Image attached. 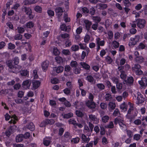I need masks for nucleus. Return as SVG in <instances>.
Instances as JSON below:
<instances>
[{"label":"nucleus","mask_w":147,"mask_h":147,"mask_svg":"<svg viewBox=\"0 0 147 147\" xmlns=\"http://www.w3.org/2000/svg\"><path fill=\"white\" fill-rule=\"evenodd\" d=\"M82 139L84 142L88 143L90 140V138L88 137L86 138V136L84 134H82Z\"/></svg>","instance_id":"nucleus-33"},{"label":"nucleus","mask_w":147,"mask_h":147,"mask_svg":"<svg viewBox=\"0 0 147 147\" xmlns=\"http://www.w3.org/2000/svg\"><path fill=\"white\" fill-rule=\"evenodd\" d=\"M60 28L61 30L68 32L70 30V27L69 26H66L65 24H63L61 26Z\"/></svg>","instance_id":"nucleus-10"},{"label":"nucleus","mask_w":147,"mask_h":147,"mask_svg":"<svg viewBox=\"0 0 147 147\" xmlns=\"http://www.w3.org/2000/svg\"><path fill=\"white\" fill-rule=\"evenodd\" d=\"M69 124H73L74 125H76V121L74 119H70L68 121Z\"/></svg>","instance_id":"nucleus-64"},{"label":"nucleus","mask_w":147,"mask_h":147,"mask_svg":"<svg viewBox=\"0 0 147 147\" xmlns=\"http://www.w3.org/2000/svg\"><path fill=\"white\" fill-rule=\"evenodd\" d=\"M80 139L78 137L73 138L71 140V142L74 144H77L79 142Z\"/></svg>","instance_id":"nucleus-51"},{"label":"nucleus","mask_w":147,"mask_h":147,"mask_svg":"<svg viewBox=\"0 0 147 147\" xmlns=\"http://www.w3.org/2000/svg\"><path fill=\"white\" fill-rule=\"evenodd\" d=\"M76 115L79 117H83L84 115L82 112L80 111H76Z\"/></svg>","instance_id":"nucleus-58"},{"label":"nucleus","mask_w":147,"mask_h":147,"mask_svg":"<svg viewBox=\"0 0 147 147\" xmlns=\"http://www.w3.org/2000/svg\"><path fill=\"white\" fill-rule=\"evenodd\" d=\"M79 49V46L77 45H73L71 47V49L72 50L74 51H78Z\"/></svg>","instance_id":"nucleus-56"},{"label":"nucleus","mask_w":147,"mask_h":147,"mask_svg":"<svg viewBox=\"0 0 147 147\" xmlns=\"http://www.w3.org/2000/svg\"><path fill=\"white\" fill-rule=\"evenodd\" d=\"M22 38V35L20 34H16L14 36V39L16 40H20Z\"/></svg>","instance_id":"nucleus-37"},{"label":"nucleus","mask_w":147,"mask_h":147,"mask_svg":"<svg viewBox=\"0 0 147 147\" xmlns=\"http://www.w3.org/2000/svg\"><path fill=\"white\" fill-rule=\"evenodd\" d=\"M70 65L72 67L75 68L77 66L78 63L76 61H72L70 62Z\"/></svg>","instance_id":"nucleus-36"},{"label":"nucleus","mask_w":147,"mask_h":147,"mask_svg":"<svg viewBox=\"0 0 147 147\" xmlns=\"http://www.w3.org/2000/svg\"><path fill=\"white\" fill-rule=\"evenodd\" d=\"M25 25L28 28H31L34 26V23L32 21H30L26 23Z\"/></svg>","instance_id":"nucleus-24"},{"label":"nucleus","mask_w":147,"mask_h":147,"mask_svg":"<svg viewBox=\"0 0 147 147\" xmlns=\"http://www.w3.org/2000/svg\"><path fill=\"white\" fill-rule=\"evenodd\" d=\"M37 1V0H26L23 2V3L24 5H26L28 4L34 3Z\"/></svg>","instance_id":"nucleus-18"},{"label":"nucleus","mask_w":147,"mask_h":147,"mask_svg":"<svg viewBox=\"0 0 147 147\" xmlns=\"http://www.w3.org/2000/svg\"><path fill=\"white\" fill-rule=\"evenodd\" d=\"M116 105L114 102H110L109 103L108 108L110 111H112V110L114 109Z\"/></svg>","instance_id":"nucleus-16"},{"label":"nucleus","mask_w":147,"mask_h":147,"mask_svg":"<svg viewBox=\"0 0 147 147\" xmlns=\"http://www.w3.org/2000/svg\"><path fill=\"white\" fill-rule=\"evenodd\" d=\"M16 47L15 45L12 43L10 42L8 44V48L9 49L12 50L15 49Z\"/></svg>","instance_id":"nucleus-57"},{"label":"nucleus","mask_w":147,"mask_h":147,"mask_svg":"<svg viewBox=\"0 0 147 147\" xmlns=\"http://www.w3.org/2000/svg\"><path fill=\"white\" fill-rule=\"evenodd\" d=\"M40 82L39 81H35L33 82L32 83L33 88L35 89L37 88L39 86Z\"/></svg>","instance_id":"nucleus-23"},{"label":"nucleus","mask_w":147,"mask_h":147,"mask_svg":"<svg viewBox=\"0 0 147 147\" xmlns=\"http://www.w3.org/2000/svg\"><path fill=\"white\" fill-rule=\"evenodd\" d=\"M25 128H27L31 131H33L35 129V127L32 122H30L26 125Z\"/></svg>","instance_id":"nucleus-8"},{"label":"nucleus","mask_w":147,"mask_h":147,"mask_svg":"<svg viewBox=\"0 0 147 147\" xmlns=\"http://www.w3.org/2000/svg\"><path fill=\"white\" fill-rule=\"evenodd\" d=\"M53 53L55 55H58L60 54L59 50L56 47L54 48Z\"/></svg>","instance_id":"nucleus-50"},{"label":"nucleus","mask_w":147,"mask_h":147,"mask_svg":"<svg viewBox=\"0 0 147 147\" xmlns=\"http://www.w3.org/2000/svg\"><path fill=\"white\" fill-rule=\"evenodd\" d=\"M96 86L98 88L100 89V90H102L104 89L105 88V86L102 83L97 84H96Z\"/></svg>","instance_id":"nucleus-41"},{"label":"nucleus","mask_w":147,"mask_h":147,"mask_svg":"<svg viewBox=\"0 0 147 147\" xmlns=\"http://www.w3.org/2000/svg\"><path fill=\"white\" fill-rule=\"evenodd\" d=\"M114 124L112 121H111L109 122V124L106 125L105 126V128L112 129L114 127Z\"/></svg>","instance_id":"nucleus-28"},{"label":"nucleus","mask_w":147,"mask_h":147,"mask_svg":"<svg viewBox=\"0 0 147 147\" xmlns=\"http://www.w3.org/2000/svg\"><path fill=\"white\" fill-rule=\"evenodd\" d=\"M136 43L134 40L133 38L131 37L130 38L129 43V47H131L135 45Z\"/></svg>","instance_id":"nucleus-26"},{"label":"nucleus","mask_w":147,"mask_h":147,"mask_svg":"<svg viewBox=\"0 0 147 147\" xmlns=\"http://www.w3.org/2000/svg\"><path fill=\"white\" fill-rule=\"evenodd\" d=\"M5 117L6 121L9 120L10 118H11V119L9 122L10 123L15 124L16 123L15 120H18V117L15 115H13L11 117L8 113H6L5 115Z\"/></svg>","instance_id":"nucleus-2"},{"label":"nucleus","mask_w":147,"mask_h":147,"mask_svg":"<svg viewBox=\"0 0 147 147\" xmlns=\"http://www.w3.org/2000/svg\"><path fill=\"white\" fill-rule=\"evenodd\" d=\"M89 98L90 100L87 101L86 103L87 106L89 108H92V94L90 93Z\"/></svg>","instance_id":"nucleus-9"},{"label":"nucleus","mask_w":147,"mask_h":147,"mask_svg":"<svg viewBox=\"0 0 147 147\" xmlns=\"http://www.w3.org/2000/svg\"><path fill=\"white\" fill-rule=\"evenodd\" d=\"M11 128L12 127H11L8 130L6 131L5 132V134L7 136H9L11 134L12 131Z\"/></svg>","instance_id":"nucleus-45"},{"label":"nucleus","mask_w":147,"mask_h":147,"mask_svg":"<svg viewBox=\"0 0 147 147\" xmlns=\"http://www.w3.org/2000/svg\"><path fill=\"white\" fill-rule=\"evenodd\" d=\"M71 68L69 65H66L65 67V71L67 72H71Z\"/></svg>","instance_id":"nucleus-53"},{"label":"nucleus","mask_w":147,"mask_h":147,"mask_svg":"<svg viewBox=\"0 0 147 147\" xmlns=\"http://www.w3.org/2000/svg\"><path fill=\"white\" fill-rule=\"evenodd\" d=\"M135 59L136 62L139 63H141L144 61V58L142 56L136 57Z\"/></svg>","instance_id":"nucleus-22"},{"label":"nucleus","mask_w":147,"mask_h":147,"mask_svg":"<svg viewBox=\"0 0 147 147\" xmlns=\"http://www.w3.org/2000/svg\"><path fill=\"white\" fill-rule=\"evenodd\" d=\"M22 10L24 11L26 14L32 11L31 9L29 7L23 6L22 7Z\"/></svg>","instance_id":"nucleus-25"},{"label":"nucleus","mask_w":147,"mask_h":147,"mask_svg":"<svg viewBox=\"0 0 147 147\" xmlns=\"http://www.w3.org/2000/svg\"><path fill=\"white\" fill-rule=\"evenodd\" d=\"M134 81V79L132 76L129 77L127 80H125L124 82L127 84L130 85L132 84Z\"/></svg>","instance_id":"nucleus-14"},{"label":"nucleus","mask_w":147,"mask_h":147,"mask_svg":"<svg viewBox=\"0 0 147 147\" xmlns=\"http://www.w3.org/2000/svg\"><path fill=\"white\" fill-rule=\"evenodd\" d=\"M45 122L46 124L47 125L49 124L51 125L54 124L55 122V121L53 119H47L45 120Z\"/></svg>","instance_id":"nucleus-34"},{"label":"nucleus","mask_w":147,"mask_h":147,"mask_svg":"<svg viewBox=\"0 0 147 147\" xmlns=\"http://www.w3.org/2000/svg\"><path fill=\"white\" fill-rule=\"evenodd\" d=\"M120 114V111L118 109H116L113 113V115L114 117H116Z\"/></svg>","instance_id":"nucleus-42"},{"label":"nucleus","mask_w":147,"mask_h":147,"mask_svg":"<svg viewBox=\"0 0 147 147\" xmlns=\"http://www.w3.org/2000/svg\"><path fill=\"white\" fill-rule=\"evenodd\" d=\"M17 30L18 33L20 34H22L25 31L24 29L21 27H18L17 28Z\"/></svg>","instance_id":"nucleus-49"},{"label":"nucleus","mask_w":147,"mask_h":147,"mask_svg":"<svg viewBox=\"0 0 147 147\" xmlns=\"http://www.w3.org/2000/svg\"><path fill=\"white\" fill-rule=\"evenodd\" d=\"M20 74L22 76H26L28 74V71L26 70H24L20 71Z\"/></svg>","instance_id":"nucleus-54"},{"label":"nucleus","mask_w":147,"mask_h":147,"mask_svg":"<svg viewBox=\"0 0 147 147\" xmlns=\"http://www.w3.org/2000/svg\"><path fill=\"white\" fill-rule=\"evenodd\" d=\"M62 52L63 54L66 55H69L70 53V51L67 49H63Z\"/></svg>","instance_id":"nucleus-59"},{"label":"nucleus","mask_w":147,"mask_h":147,"mask_svg":"<svg viewBox=\"0 0 147 147\" xmlns=\"http://www.w3.org/2000/svg\"><path fill=\"white\" fill-rule=\"evenodd\" d=\"M22 66L19 65H17L15 67H14L13 69H10V72L17 73L20 72L21 70Z\"/></svg>","instance_id":"nucleus-7"},{"label":"nucleus","mask_w":147,"mask_h":147,"mask_svg":"<svg viewBox=\"0 0 147 147\" xmlns=\"http://www.w3.org/2000/svg\"><path fill=\"white\" fill-rule=\"evenodd\" d=\"M105 98L106 101H110L112 99V97L111 94L106 93L105 96Z\"/></svg>","instance_id":"nucleus-29"},{"label":"nucleus","mask_w":147,"mask_h":147,"mask_svg":"<svg viewBox=\"0 0 147 147\" xmlns=\"http://www.w3.org/2000/svg\"><path fill=\"white\" fill-rule=\"evenodd\" d=\"M71 89L69 88H66L63 90V91L65 94L68 95H69L71 93Z\"/></svg>","instance_id":"nucleus-48"},{"label":"nucleus","mask_w":147,"mask_h":147,"mask_svg":"<svg viewBox=\"0 0 147 147\" xmlns=\"http://www.w3.org/2000/svg\"><path fill=\"white\" fill-rule=\"evenodd\" d=\"M55 59L57 63L60 64H62L65 62V60L60 56H57L55 58Z\"/></svg>","instance_id":"nucleus-15"},{"label":"nucleus","mask_w":147,"mask_h":147,"mask_svg":"<svg viewBox=\"0 0 147 147\" xmlns=\"http://www.w3.org/2000/svg\"><path fill=\"white\" fill-rule=\"evenodd\" d=\"M65 139V141L67 142L71 138V136H70V133L68 132H66L62 137Z\"/></svg>","instance_id":"nucleus-17"},{"label":"nucleus","mask_w":147,"mask_h":147,"mask_svg":"<svg viewBox=\"0 0 147 147\" xmlns=\"http://www.w3.org/2000/svg\"><path fill=\"white\" fill-rule=\"evenodd\" d=\"M34 9L36 12L40 13L42 11V8L41 7L37 5L35 7Z\"/></svg>","instance_id":"nucleus-40"},{"label":"nucleus","mask_w":147,"mask_h":147,"mask_svg":"<svg viewBox=\"0 0 147 147\" xmlns=\"http://www.w3.org/2000/svg\"><path fill=\"white\" fill-rule=\"evenodd\" d=\"M123 85L121 83H118L116 84V88L119 91L122 88Z\"/></svg>","instance_id":"nucleus-52"},{"label":"nucleus","mask_w":147,"mask_h":147,"mask_svg":"<svg viewBox=\"0 0 147 147\" xmlns=\"http://www.w3.org/2000/svg\"><path fill=\"white\" fill-rule=\"evenodd\" d=\"M49 61L46 60L43 61L42 64V67L44 71L47 70L49 65Z\"/></svg>","instance_id":"nucleus-11"},{"label":"nucleus","mask_w":147,"mask_h":147,"mask_svg":"<svg viewBox=\"0 0 147 147\" xmlns=\"http://www.w3.org/2000/svg\"><path fill=\"white\" fill-rule=\"evenodd\" d=\"M121 34L119 32H116L114 34V38L116 40L118 39L120 37Z\"/></svg>","instance_id":"nucleus-61"},{"label":"nucleus","mask_w":147,"mask_h":147,"mask_svg":"<svg viewBox=\"0 0 147 147\" xmlns=\"http://www.w3.org/2000/svg\"><path fill=\"white\" fill-rule=\"evenodd\" d=\"M108 38L110 40H111L113 36V32L111 30H109L108 32Z\"/></svg>","instance_id":"nucleus-38"},{"label":"nucleus","mask_w":147,"mask_h":147,"mask_svg":"<svg viewBox=\"0 0 147 147\" xmlns=\"http://www.w3.org/2000/svg\"><path fill=\"white\" fill-rule=\"evenodd\" d=\"M73 116V114L71 113L65 114L63 117L64 118L69 119Z\"/></svg>","instance_id":"nucleus-46"},{"label":"nucleus","mask_w":147,"mask_h":147,"mask_svg":"<svg viewBox=\"0 0 147 147\" xmlns=\"http://www.w3.org/2000/svg\"><path fill=\"white\" fill-rule=\"evenodd\" d=\"M123 2L126 7H129L131 5V3L129 0H124Z\"/></svg>","instance_id":"nucleus-43"},{"label":"nucleus","mask_w":147,"mask_h":147,"mask_svg":"<svg viewBox=\"0 0 147 147\" xmlns=\"http://www.w3.org/2000/svg\"><path fill=\"white\" fill-rule=\"evenodd\" d=\"M120 72L121 73L120 75V77L121 79L124 80V81L126 79L127 76L124 71H121Z\"/></svg>","instance_id":"nucleus-30"},{"label":"nucleus","mask_w":147,"mask_h":147,"mask_svg":"<svg viewBox=\"0 0 147 147\" xmlns=\"http://www.w3.org/2000/svg\"><path fill=\"white\" fill-rule=\"evenodd\" d=\"M65 11L64 9L61 7H57L55 9V12L56 15L58 17H60L62 14Z\"/></svg>","instance_id":"nucleus-5"},{"label":"nucleus","mask_w":147,"mask_h":147,"mask_svg":"<svg viewBox=\"0 0 147 147\" xmlns=\"http://www.w3.org/2000/svg\"><path fill=\"white\" fill-rule=\"evenodd\" d=\"M107 63L109 64H111L113 61V60L111 57L109 56H107L105 58Z\"/></svg>","instance_id":"nucleus-44"},{"label":"nucleus","mask_w":147,"mask_h":147,"mask_svg":"<svg viewBox=\"0 0 147 147\" xmlns=\"http://www.w3.org/2000/svg\"><path fill=\"white\" fill-rule=\"evenodd\" d=\"M84 22L86 24V29L88 30H89L92 24L91 22H90L88 20H85L84 21Z\"/></svg>","instance_id":"nucleus-21"},{"label":"nucleus","mask_w":147,"mask_h":147,"mask_svg":"<svg viewBox=\"0 0 147 147\" xmlns=\"http://www.w3.org/2000/svg\"><path fill=\"white\" fill-rule=\"evenodd\" d=\"M94 7H95L97 9L103 10L107 8V5L105 3H100L96 4Z\"/></svg>","instance_id":"nucleus-6"},{"label":"nucleus","mask_w":147,"mask_h":147,"mask_svg":"<svg viewBox=\"0 0 147 147\" xmlns=\"http://www.w3.org/2000/svg\"><path fill=\"white\" fill-rule=\"evenodd\" d=\"M19 59L17 57H15L13 59V61L14 64L15 65H18L19 63Z\"/></svg>","instance_id":"nucleus-55"},{"label":"nucleus","mask_w":147,"mask_h":147,"mask_svg":"<svg viewBox=\"0 0 147 147\" xmlns=\"http://www.w3.org/2000/svg\"><path fill=\"white\" fill-rule=\"evenodd\" d=\"M132 69L133 71L135 72L137 75H141L143 74V72L141 69V66L139 64H135Z\"/></svg>","instance_id":"nucleus-1"},{"label":"nucleus","mask_w":147,"mask_h":147,"mask_svg":"<svg viewBox=\"0 0 147 147\" xmlns=\"http://www.w3.org/2000/svg\"><path fill=\"white\" fill-rule=\"evenodd\" d=\"M112 80L114 83L117 84L119 83V79L116 77H113L112 78Z\"/></svg>","instance_id":"nucleus-63"},{"label":"nucleus","mask_w":147,"mask_h":147,"mask_svg":"<svg viewBox=\"0 0 147 147\" xmlns=\"http://www.w3.org/2000/svg\"><path fill=\"white\" fill-rule=\"evenodd\" d=\"M119 125L121 127V128L122 130H125L126 129V125L122 122H119Z\"/></svg>","instance_id":"nucleus-47"},{"label":"nucleus","mask_w":147,"mask_h":147,"mask_svg":"<svg viewBox=\"0 0 147 147\" xmlns=\"http://www.w3.org/2000/svg\"><path fill=\"white\" fill-rule=\"evenodd\" d=\"M112 46L115 49H116L119 47V43L116 40H114L112 42Z\"/></svg>","instance_id":"nucleus-27"},{"label":"nucleus","mask_w":147,"mask_h":147,"mask_svg":"<svg viewBox=\"0 0 147 147\" xmlns=\"http://www.w3.org/2000/svg\"><path fill=\"white\" fill-rule=\"evenodd\" d=\"M73 104L74 106L77 109L80 107V105H82V103L80 102L76 101L74 102Z\"/></svg>","instance_id":"nucleus-39"},{"label":"nucleus","mask_w":147,"mask_h":147,"mask_svg":"<svg viewBox=\"0 0 147 147\" xmlns=\"http://www.w3.org/2000/svg\"><path fill=\"white\" fill-rule=\"evenodd\" d=\"M23 134H20L17 136L16 138V142H19L22 141L23 139Z\"/></svg>","instance_id":"nucleus-20"},{"label":"nucleus","mask_w":147,"mask_h":147,"mask_svg":"<svg viewBox=\"0 0 147 147\" xmlns=\"http://www.w3.org/2000/svg\"><path fill=\"white\" fill-rule=\"evenodd\" d=\"M144 100L145 98L143 97V96L140 93H138L137 98L136 104L139 105L143 103Z\"/></svg>","instance_id":"nucleus-3"},{"label":"nucleus","mask_w":147,"mask_h":147,"mask_svg":"<svg viewBox=\"0 0 147 147\" xmlns=\"http://www.w3.org/2000/svg\"><path fill=\"white\" fill-rule=\"evenodd\" d=\"M31 83L30 81L29 80H27L23 82L22 85L24 86H26L27 87H29Z\"/></svg>","instance_id":"nucleus-35"},{"label":"nucleus","mask_w":147,"mask_h":147,"mask_svg":"<svg viewBox=\"0 0 147 147\" xmlns=\"http://www.w3.org/2000/svg\"><path fill=\"white\" fill-rule=\"evenodd\" d=\"M80 65L83 68L86 70H89L90 68V67L88 64L84 62H81L80 63Z\"/></svg>","instance_id":"nucleus-12"},{"label":"nucleus","mask_w":147,"mask_h":147,"mask_svg":"<svg viewBox=\"0 0 147 147\" xmlns=\"http://www.w3.org/2000/svg\"><path fill=\"white\" fill-rule=\"evenodd\" d=\"M50 142L51 141L49 140H44L43 141V144L46 146H48L50 144Z\"/></svg>","instance_id":"nucleus-60"},{"label":"nucleus","mask_w":147,"mask_h":147,"mask_svg":"<svg viewBox=\"0 0 147 147\" xmlns=\"http://www.w3.org/2000/svg\"><path fill=\"white\" fill-rule=\"evenodd\" d=\"M109 117L108 115H105L102 117V120L103 122L106 123L107 122L109 119Z\"/></svg>","instance_id":"nucleus-31"},{"label":"nucleus","mask_w":147,"mask_h":147,"mask_svg":"<svg viewBox=\"0 0 147 147\" xmlns=\"http://www.w3.org/2000/svg\"><path fill=\"white\" fill-rule=\"evenodd\" d=\"M64 69L63 67L60 66L58 67H54V70L56 71L57 73H59L62 72Z\"/></svg>","instance_id":"nucleus-13"},{"label":"nucleus","mask_w":147,"mask_h":147,"mask_svg":"<svg viewBox=\"0 0 147 147\" xmlns=\"http://www.w3.org/2000/svg\"><path fill=\"white\" fill-rule=\"evenodd\" d=\"M92 20L96 23L98 24V23H99L101 19L100 17L92 16Z\"/></svg>","instance_id":"nucleus-32"},{"label":"nucleus","mask_w":147,"mask_h":147,"mask_svg":"<svg viewBox=\"0 0 147 147\" xmlns=\"http://www.w3.org/2000/svg\"><path fill=\"white\" fill-rule=\"evenodd\" d=\"M7 65L9 67V71L10 72V70L13 69L14 67L13 65V62L11 60H9L6 62Z\"/></svg>","instance_id":"nucleus-19"},{"label":"nucleus","mask_w":147,"mask_h":147,"mask_svg":"<svg viewBox=\"0 0 147 147\" xmlns=\"http://www.w3.org/2000/svg\"><path fill=\"white\" fill-rule=\"evenodd\" d=\"M80 70L81 69L80 68L76 67L74 69V72L75 74H78L80 73Z\"/></svg>","instance_id":"nucleus-62"},{"label":"nucleus","mask_w":147,"mask_h":147,"mask_svg":"<svg viewBox=\"0 0 147 147\" xmlns=\"http://www.w3.org/2000/svg\"><path fill=\"white\" fill-rule=\"evenodd\" d=\"M136 21L138 27L140 28H142L144 27L146 22L144 19H138Z\"/></svg>","instance_id":"nucleus-4"}]
</instances>
